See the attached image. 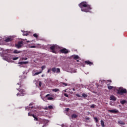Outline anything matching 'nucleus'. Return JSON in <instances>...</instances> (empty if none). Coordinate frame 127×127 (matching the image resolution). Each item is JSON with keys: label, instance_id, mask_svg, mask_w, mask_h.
Segmentation results:
<instances>
[{"label": "nucleus", "instance_id": "c9c22d12", "mask_svg": "<svg viewBox=\"0 0 127 127\" xmlns=\"http://www.w3.org/2000/svg\"><path fill=\"white\" fill-rule=\"evenodd\" d=\"M21 60L23 61H25V60H27V58H21Z\"/></svg>", "mask_w": 127, "mask_h": 127}, {"label": "nucleus", "instance_id": "f8f14e48", "mask_svg": "<svg viewBox=\"0 0 127 127\" xmlns=\"http://www.w3.org/2000/svg\"><path fill=\"white\" fill-rule=\"evenodd\" d=\"M21 53V51H18L17 50H14V51L13 52V53H14V54H18Z\"/></svg>", "mask_w": 127, "mask_h": 127}, {"label": "nucleus", "instance_id": "9b49d317", "mask_svg": "<svg viewBox=\"0 0 127 127\" xmlns=\"http://www.w3.org/2000/svg\"><path fill=\"white\" fill-rule=\"evenodd\" d=\"M111 83H108L107 84V88L108 90H112V89H114V86H110Z\"/></svg>", "mask_w": 127, "mask_h": 127}, {"label": "nucleus", "instance_id": "412c9836", "mask_svg": "<svg viewBox=\"0 0 127 127\" xmlns=\"http://www.w3.org/2000/svg\"><path fill=\"white\" fill-rule=\"evenodd\" d=\"M101 123V125L102 126V127H105V123H104V121L103 120H101L100 121Z\"/></svg>", "mask_w": 127, "mask_h": 127}, {"label": "nucleus", "instance_id": "a18cd8bd", "mask_svg": "<svg viewBox=\"0 0 127 127\" xmlns=\"http://www.w3.org/2000/svg\"><path fill=\"white\" fill-rule=\"evenodd\" d=\"M17 86H19V88H20L21 86H20V84L19 83H17Z\"/></svg>", "mask_w": 127, "mask_h": 127}, {"label": "nucleus", "instance_id": "4be33fe9", "mask_svg": "<svg viewBox=\"0 0 127 127\" xmlns=\"http://www.w3.org/2000/svg\"><path fill=\"white\" fill-rule=\"evenodd\" d=\"M79 56L78 55H75L73 57V59H74V60H77V59H79Z\"/></svg>", "mask_w": 127, "mask_h": 127}, {"label": "nucleus", "instance_id": "5701e85b", "mask_svg": "<svg viewBox=\"0 0 127 127\" xmlns=\"http://www.w3.org/2000/svg\"><path fill=\"white\" fill-rule=\"evenodd\" d=\"M47 100L48 101H54V98L53 97H48Z\"/></svg>", "mask_w": 127, "mask_h": 127}, {"label": "nucleus", "instance_id": "393cba45", "mask_svg": "<svg viewBox=\"0 0 127 127\" xmlns=\"http://www.w3.org/2000/svg\"><path fill=\"white\" fill-rule=\"evenodd\" d=\"M53 92H55L56 93V92H59V89L57 88L53 89Z\"/></svg>", "mask_w": 127, "mask_h": 127}, {"label": "nucleus", "instance_id": "39448f33", "mask_svg": "<svg viewBox=\"0 0 127 127\" xmlns=\"http://www.w3.org/2000/svg\"><path fill=\"white\" fill-rule=\"evenodd\" d=\"M22 46H23V41H19L17 44H15V47L18 49H20Z\"/></svg>", "mask_w": 127, "mask_h": 127}, {"label": "nucleus", "instance_id": "1a4fd4ad", "mask_svg": "<svg viewBox=\"0 0 127 127\" xmlns=\"http://www.w3.org/2000/svg\"><path fill=\"white\" fill-rule=\"evenodd\" d=\"M85 64L87 65H89V66H92V65H94L92 62H90L89 61H86L84 62Z\"/></svg>", "mask_w": 127, "mask_h": 127}, {"label": "nucleus", "instance_id": "09e8293b", "mask_svg": "<svg viewBox=\"0 0 127 127\" xmlns=\"http://www.w3.org/2000/svg\"><path fill=\"white\" fill-rule=\"evenodd\" d=\"M28 42H29V41H27V43H28Z\"/></svg>", "mask_w": 127, "mask_h": 127}, {"label": "nucleus", "instance_id": "f704fd0d", "mask_svg": "<svg viewBox=\"0 0 127 127\" xmlns=\"http://www.w3.org/2000/svg\"><path fill=\"white\" fill-rule=\"evenodd\" d=\"M29 48H36V46H29Z\"/></svg>", "mask_w": 127, "mask_h": 127}, {"label": "nucleus", "instance_id": "603ef678", "mask_svg": "<svg viewBox=\"0 0 127 127\" xmlns=\"http://www.w3.org/2000/svg\"><path fill=\"white\" fill-rule=\"evenodd\" d=\"M26 110H27V108H26Z\"/></svg>", "mask_w": 127, "mask_h": 127}, {"label": "nucleus", "instance_id": "f03ea898", "mask_svg": "<svg viewBox=\"0 0 127 127\" xmlns=\"http://www.w3.org/2000/svg\"><path fill=\"white\" fill-rule=\"evenodd\" d=\"M51 71L53 73H60V72H61V71L60 70V68H56V67H54L52 68H49L48 69L47 73H48V74H51Z\"/></svg>", "mask_w": 127, "mask_h": 127}, {"label": "nucleus", "instance_id": "cd10ccee", "mask_svg": "<svg viewBox=\"0 0 127 127\" xmlns=\"http://www.w3.org/2000/svg\"><path fill=\"white\" fill-rule=\"evenodd\" d=\"M94 120H95V123H98L99 122V120H98V118H97V117H94Z\"/></svg>", "mask_w": 127, "mask_h": 127}, {"label": "nucleus", "instance_id": "7c9ffc66", "mask_svg": "<svg viewBox=\"0 0 127 127\" xmlns=\"http://www.w3.org/2000/svg\"><path fill=\"white\" fill-rule=\"evenodd\" d=\"M23 36H27V35H28V33H23Z\"/></svg>", "mask_w": 127, "mask_h": 127}, {"label": "nucleus", "instance_id": "b1692460", "mask_svg": "<svg viewBox=\"0 0 127 127\" xmlns=\"http://www.w3.org/2000/svg\"><path fill=\"white\" fill-rule=\"evenodd\" d=\"M120 103L121 104H122V105H124V104H126V103H127V101H126V100H124L121 101Z\"/></svg>", "mask_w": 127, "mask_h": 127}, {"label": "nucleus", "instance_id": "4c0bfd02", "mask_svg": "<svg viewBox=\"0 0 127 127\" xmlns=\"http://www.w3.org/2000/svg\"><path fill=\"white\" fill-rule=\"evenodd\" d=\"M64 96L65 97H66V98H68V97H69V95L68 94H66V93L64 94Z\"/></svg>", "mask_w": 127, "mask_h": 127}, {"label": "nucleus", "instance_id": "9d476101", "mask_svg": "<svg viewBox=\"0 0 127 127\" xmlns=\"http://www.w3.org/2000/svg\"><path fill=\"white\" fill-rule=\"evenodd\" d=\"M110 100L111 101H117V98L114 95H111L110 96Z\"/></svg>", "mask_w": 127, "mask_h": 127}, {"label": "nucleus", "instance_id": "aec40b11", "mask_svg": "<svg viewBox=\"0 0 127 127\" xmlns=\"http://www.w3.org/2000/svg\"><path fill=\"white\" fill-rule=\"evenodd\" d=\"M118 123L120 124V125H126V123L122 121H118Z\"/></svg>", "mask_w": 127, "mask_h": 127}, {"label": "nucleus", "instance_id": "864d4df0", "mask_svg": "<svg viewBox=\"0 0 127 127\" xmlns=\"http://www.w3.org/2000/svg\"><path fill=\"white\" fill-rule=\"evenodd\" d=\"M33 72H35L34 70H33Z\"/></svg>", "mask_w": 127, "mask_h": 127}, {"label": "nucleus", "instance_id": "f257e3e1", "mask_svg": "<svg viewBox=\"0 0 127 127\" xmlns=\"http://www.w3.org/2000/svg\"><path fill=\"white\" fill-rule=\"evenodd\" d=\"M78 5L81 9V11H84V12H90V10L92 9L91 5L88 4L86 1L81 2Z\"/></svg>", "mask_w": 127, "mask_h": 127}, {"label": "nucleus", "instance_id": "bb28decb", "mask_svg": "<svg viewBox=\"0 0 127 127\" xmlns=\"http://www.w3.org/2000/svg\"><path fill=\"white\" fill-rule=\"evenodd\" d=\"M82 96L83 97V98H87V97H88V95L85 93H83Z\"/></svg>", "mask_w": 127, "mask_h": 127}, {"label": "nucleus", "instance_id": "2eb2a0df", "mask_svg": "<svg viewBox=\"0 0 127 127\" xmlns=\"http://www.w3.org/2000/svg\"><path fill=\"white\" fill-rule=\"evenodd\" d=\"M33 105H34V103H33V102L29 104L30 107H29V110H30V109H33V108H34V106H33Z\"/></svg>", "mask_w": 127, "mask_h": 127}, {"label": "nucleus", "instance_id": "37998d69", "mask_svg": "<svg viewBox=\"0 0 127 127\" xmlns=\"http://www.w3.org/2000/svg\"><path fill=\"white\" fill-rule=\"evenodd\" d=\"M69 108H66L65 109V112H69Z\"/></svg>", "mask_w": 127, "mask_h": 127}, {"label": "nucleus", "instance_id": "423d86ee", "mask_svg": "<svg viewBox=\"0 0 127 127\" xmlns=\"http://www.w3.org/2000/svg\"><path fill=\"white\" fill-rule=\"evenodd\" d=\"M127 93V89L124 88H120L119 90H118V94L119 95H123L124 94H126Z\"/></svg>", "mask_w": 127, "mask_h": 127}, {"label": "nucleus", "instance_id": "473e14b6", "mask_svg": "<svg viewBox=\"0 0 127 127\" xmlns=\"http://www.w3.org/2000/svg\"><path fill=\"white\" fill-rule=\"evenodd\" d=\"M39 87H41V86H42V82H41V81L39 82Z\"/></svg>", "mask_w": 127, "mask_h": 127}, {"label": "nucleus", "instance_id": "c03bdc74", "mask_svg": "<svg viewBox=\"0 0 127 127\" xmlns=\"http://www.w3.org/2000/svg\"><path fill=\"white\" fill-rule=\"evenodd\" d=\"M101 84H104V83H105V80H101Z\"/></svg>", "mask_w": 127, "mask_h": 127}, {"label": "nucleus", "instance_id": "3c124183", "mask_svg": "<svg viewBox=\"0 0 127 127\" xmlns=\"http://www.w3.org/2000/svg\"><path fill=\"white\" fill-rule=\"evenodd\" d=\"M42 77H43V75H42Z\"/></svg>", "mask_w": 127, "mask_h": 127}, {"label": "nucleus", "instance_id": "dca6fc26", "mask_svg": "<svg viewBox=\"0 0 127 127\" xmlns=\"http://www.w3.org/2000/svg\"><path fill=\"white\" fill-rule=\"evenodd\" d=\"M86 123H91V120H90V118L85 117Z\"/></svg>", "mask_w": 127, "mask_h": 127}, {"label": "nucleus", "instance_id": "c85d7f7f", "mask_svg": "<svg viewBox=\"0 0 127 127\" xmlns=\"http://www.w3.org/2000/svg\"><path fill=\"white\" fill-rule=\"evenodd\" d=\"M95 107H96V105H95V104H92L90 106V108H91L92 109H94V108H95Z\"/></svg>", "mask_w": 127, "mask_h": 127}, {"label": "nucleus", "instance_id": "79ce46f5", "mask_svg": "<svg viewBox=\"0 0 127 127\" xmlns=\"http://www.w3.org/2000/svg\"><path fill=\"white\" fill-rule=\"evenodd\" d=\"M63 85H64V86H67V83L63 82Z\"/></svg>", "mask_w": 127, "mask_h": 127}, {"label": "nucleus", "instance_id": "6ab92c4d", "mask_svg": "<svg viewBox=\"0 0 127 127\" xmlns=\"http://www.w3.org/2000/svg\"><path fill=\"white\" fill-rule=\"evenodd\" d=\"M78 117V115L76 114H72L71 115V119H76Z\"/></svg>", "mask_w": 127, "mask_h": 127}, {"label": "nucleus", "instance_id": "2f4dec72", "mask_svg": "<svg viewBox=\"0 0 127 127\" xmlns=\"http://www.w3.org/2000/svg\"><path fill=\"white\" fill-rule=\"evenodd\" d=\"M18 64L19 65H22L23 64V62H18Z\"/></svg>", "mask_w": 127, "mask_h": 127}, {"label": "nucleus", "instance_id": "4468645a", "mask_svg": "<svg viewBox=\"0 0 127 127\" xmlns=\"http://www.w3.org/2000/svg\"><path fill=\"white\" fill-rule=\"evenodd\" d=\"M33 118H34V121L36 120V122H40V119H38V118H37V117H36L35 115H33Z\"/></svg>", "mask_w": 127, "mask_h": 127}, {"label": "nucleus", "instance_id": "a878e982", "mask_svg": "<svg viewBox=\"0 0 127 127\" xmlns=\"http://www.w3.org/2000/svg\"><path fill=\"white\" fill-rule=\"evenodd\" d=\"M33 115L34 114H32V113H31L30 112L28 113V116L29 117H33Z\"/></svg>", "mask_w": 127, "mask_h": 127}, {"label": "nucleus", "instance_id": "20e7f679", "mask_svg": "<svg viewBox=\"0 0 127 127\" xmlns=\"http://www.w3.org/2000/svg\"><path fill=\"white\" fill-rule=\"evenodd\" d=\"M59 48H60V47L57 45H54L50 47V49L52 50V52L53 53H56V50L59 49Z\"/></svg>", "mask_w": 127, "mask_h": 127}, {"label": "nucleus", "instance_id": "a211bd4d", "mask_svg": "<svg viewBox=\"0 0 127 127\" xmlns=\"http://www.w3.org/2000/svg\"><path fill=\"white\" fill-rule=\"evenodd\" d=\"M41 73H42V71L36 72L34 74L33 76H37V75H39V74H41Z\"/></svg>", "mask_w": 127, "mask_h": 127}, {"label": "nucleus", "instance_id": "a19ab883", "mask_svg": "<svg viewBox=\"0 0 127 127\" xmlns=\"http://www.w3.org/2000/svg\"><path fill=\"white\" fill-rule=\"evenodd\" d=\"M75 96H76V97H78L79 98H80V97H81V95H80L79 94H76Z\"/></svg>", "mask_w": 127, "mask_h": 127}, {"label": "nucleus", "instance_id": "e433bc0d", "mask_svg": "<svg viewBox=\"0 0 127 127\" xmlns=\"http://www.w3.org/2000/svg\"><path fill=\"white\" fill-rule=\"evenodd\" d=\"M17 59H18V57H15V58H13L12 59V60H17Z\"/></svg>", "mask_w": 127, "mask_h": 127}, {"label": "nucleus", "instance_id": "ea45409f", "mask_svg": "<svg viewBox=\"0 0 127 127\" xmlns=\"http://www.w3.org/2000/svg\"><path fill=\"white\" fill-rule=\"evenodd\" d=\"M41 68H42V71H43V69H45V66H42Z\"/></svg>", "mask_w": 127, "mask_h": 127}, {"label": "nucleus", "instance_id": "7ed1b4c3", "mask_svg": "<svg viewBox=\"0 0 127 127\" xmlns=\"http://www.w3.org/2000/svg\"><path fill=\"white\" fill-rule=\"evenodd\" d=\"M17 90L19 92V93L16 94L17 97H23V96L26 95V93H25V90H24V89L17 88Z\"/></svg>", "mask_w": 127, "mask_h": 127}, {"label": "nucleus", "instance_id": "de8ad7c7", "mask_svg": "<svg viewBox=\"0 0 127 127\" xmlns=\"http://www.w3.org/2000/svg\"><path fill=\"white\" fill-rule=\"evenodd\" d=\"M72 90H73V91H76V89H75V88H73Z\"/></svg>", "mask_w": 127, "mask_h": 127}, {"label": "nucleus", "instance_id": "6e6552de", "mask_svg": "<svg viewBox=\"0 0 127 127\" xmlns=\"http://www.w3.org/2000/svg\"><path fill=\"white\" fill-rule=\"evenodd\" d=\"M108 112L112 113V114H118V113H119V110L115 109L113 110H108Z\"/></svg>", "mask_w": 127, "mask_h": 127}, {"label": "nucleus", "instance_id": "72a5a7b5", "mask_svg": "<svg viewBox=\"0 0 127 127\" xmlns=\"http://www.w3.org/2000/svg\"><path fill=\"white\" fill-rule=\"evenodd\" d=\"M48 97H51V95L50 94H47V95L45 96V98H48Z\"/></svg>", "mask_w": 127, "mask_h": 127}, {"label": "nucleus", "instance_id": "f3484780", "mask_svg": "<svg viewBox=\"0 0 127 127\" xmlns=\"http://www.w3.org/2000/svg\"><path fill=\"white\" fill-rule=\"evenodd\" d=\"M48 109L49 110H52V109H53V106L50 105L48 107H47L45 110H48Z\"/></svg>", "mask_w": 127, "mask_h": 127}, {"label": "nucleus", "instance_id": "0eeeda50", "mask_svg": "<svg viewBox=\"0 0 127 127\" xmlns=\"http://www.w3.org/2000/svg\"><path fill=\"white\" fill-rule=\"evenodd\" d=\"M60 52L61 53H63L64 54H67L68 53H69V51H68V50H67L66 48H63L61 50H60Z\"/></svg>", "mask_w": 127, "mask_h": 127}, {"label": "nucleus", "instance_id": "58836bf2", "mask_svg": "<svg viewBox=\"0 0 127 127\" xmlns=\"http://www.w3.org/2000/svg\"><path fill=\"white\" fill-rule=\"evenodd\" d=\"M28 62H23V64H28Z\"/></svg>", "mask_w": 127, "mask_h": 127}, {"label": "nucleus", "instance_id": "c756f323", "mask_svg": "<svg viewBox=\"0 0 127 127\" xmlns=\"http://www.w3.org/2000/svg\"><path fill=\"white\" fill-rule=\"evenodd\" d=\"M33 36H34V37H35L36 38H38V35H37V34H34Z\"/></svg>", "mask_w": 127, "mask_h": 127}, {"label": "nucleus", "instance_id": "49530a36", "mask_svg": "<svg viewBox=\"0 0 127 127\" xmlns=\"http://www.w3.org/2000/svg\"><path fill=\"white\" fill-rule=\"evenodd\" d=\"M108 82H110V83H112V80H108Z\"/></svg>", "mask_w": 127, "mask_h": 127}, {"label": "nucleus", "instance_id": "ddd939ff", "mask_svg": "<svg viewBox=\"0 0 127 127\" xmlns=\"http://www.w3.org/2000/svg\"><path fill=\"white\" fill-rule=\"evenodd\" d=\"M12 38L11 37L7 38L5 40V42H9L10 41H12Z\"/></svg>", "mask_w": 127, "mask_h": 127}, {"label": "nucleus", "instance_id": "8fccbe9b", "mask_svg": "<svg viewBox=\"0 0 127 127\" xmlns=\"http://www.w3.org/2000/svg\"><path fill=\"white\" fill-rule=\"evenodd\" d=\"M76 62H79V60H76Z\"/></svg>", "mask_w": 127, "mask_h": 127}, {"label": "nucleus", "instance_id": "5fc2aeb1", "mask_svg": "<svg viewBox=\"0 0 127 127\" xmlns=\"http://www.w3.org/2000/svg\"><path fill=\"white\" fill-rule=\"evenodd\" d=\"M43 127H44V126H43Z\"/></svg>", "mask_w": 127, "mask_h": 127}]
</instances>
